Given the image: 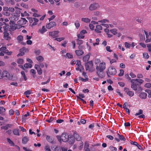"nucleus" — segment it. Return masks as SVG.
<instances>
[{
	"mask_svg": "<svg viewBox=\"0 0 151 151\" xmlns=\"http://www.w3.org/2000/svg\"><path fill=\"white\" fill-rule=\"evenodd\" d=\"M75 25L76 28L78 29L80 26V24L79 23V21L78 20L76 21V22L75 23Z\"/></svg>",
	"mask_w": 151,
	"mask_h": 151,
	"instance_id": "f704fd0d",
	"label": "nucleus"
},
{
	"mask_svg": "<svg viewBox=\"0 0 151 151\" xmlns=\"http://www.w3.org/2000/svg\"><path fill=\"white\" fill-rule=\"evenodd\" d=\"M118 135L119 138V139L122 141L123 140L124 141H125V139L123 135H120L119 134H118Z\"/></svg>",
	"mask_w": 151,
	"mask_h": 151,
	"instance_id": "ea45409f",
	"label": "nucleus"
},
{
	"mask_svg": "<svg viewBox=\"0 0 151 151\" xmlns=\"http://www.w3.org/2000/svg\"><path fill=\"white\" fill-rule=\"evenodd\" d=\"M116 73V71L114 67H109L108 69L107 74L109 76L108 74L112 75H115Z\"/></svg>",
	"mask_w": 151,
	"mask_h": 151,
	"instance_id": "39448f33",
	"label": "nucleus"
},
{
	"mask_svg": "<svg viewBox=\"0 0 151 151\" xmlns=\"http://www.w3.org/2000/svg\"><path fill=\"white\" fill-rule=\"evenodd\" d=\"M77 44L79 45H81L83 43V41L82 40H80L79 39H78L76 40Z\"/></svg>",
	"mask_w": 151,
	"mask_h": 151,
	"instance_id": "79ce46f5",
	"label": "nucleus"
},
{
	"mask_svg": "<svg viewBox=\"0 0 151 151\" xmlns=\"http://www.w3.org/2000/svg\"><path fill=\"white\" fill-rule=\"evenodd\" d=\"M106 67H96L97 73L98 76L101 78L104 77L103 71L105 69Z\"/></svg>",
	"mask_w": 151,
	"mask_h": 151,
	"instance_id": "7ed1b4c3",
	"label": "nucleus"
},
{
	"mask_svg": "<svg viewBox=\"0 0 151 151\" xmlns=\"http://www.w3.org/2000/svg\"><path fill=\"white\" fill-rule=\"evenodd\" d=\"M85 68L86 70L91 72H93L95 70V68L93 67H85Z\"/></svg>",
	"mask_w": 151,
	"mask_h": 151,
	"instance_id": "f3484780",
	"label": "nucleus"
},
{
	"mask_svg": "<svg viewBox=\"0 0 151 151\" xmlns=\"http://www.w3.org/2000/svg\"><path fill=\"white\" fill-rule=\"evenodd\" d=\"M45 151H51L50 149V146L48 145H47L45 146Z\"/></svg>",
	"mask_w": 151,
	"mask_h": 151,
	"instance_id": "a19ab883",
	"label": "nucleus"
},
{
	"mask_svg": "<svg viewBox=\"0 0 151 151\" xmlns=\"http://www.w3.org/2000/svg\"><path fill=\"white\" fill-rule=\"evenodd\" d=\"M7 9L10 12H14V9L13 7H9L8 9L7 8Z\"/></svg>",
	"mask_w": 151,
	"mask_h": 151,
	"instance_id": "e2e57ef3",
	"label": "nucleus"
},
{
	"mask_svg": "<svg viewBox=\"0 0 151 151\" xmlns=\"http://www.w3.org/2000/svg\"><path fill=\"white\" fill-rule=\"evenodd\" d=\"M56 137L58 139V141L60 142V143L62 141V138H61V136H56Z\"/></svg>",
	"mask_w": 151,
	"mask_h": 151,
	"instance_id": "680f3d73",
	"label": "nucleus"
},
{
	"mask_svg": "<svg viewBox=\"0 0 151 151\" xmlns=\"http://www.w3.org/2000/svg\"><path fill=\"white\" fill-rule=\"evenodd\" d=\"M19 17L14 14L13 16L10 17L9 19V20H12L14 22L17 21L19 19Z\"/></svg>",
	"mask_w": 151,
	"mask_h": 151,
	"instance_id": "aec40b11",
	"label": "nucleus"
},
{
	"mask_svg": "<svg viewBox=\"0 0 151 151\" xmlns=\"http://www.w3.org/2000/svg\"><path fill=\"white\" fill-rule=\"evenodd\" d=\"M62 141L66 142L69 140V136L66 133H63L61 135Z\"/></svg>",
	"mask_w": 151,
	"mask_h": 151,
	"instance_id": "0eeeda50",
	"label": "nucleus"
},
{
	"mask_svg": "<svg viewBox=\"0 0 151 151\" xmlns=\"http://www.w3.org/2000/svg\"><path fill=\"white\" fill-rule=\"evenodd\" d=\"M28 140V139L26 137H24L22 139V143L25 144L27 142Z\"/></svg>",
	"mask_w": 151,
	"mask_h": 151,
	"instance_id": "c85d7f7f",
	"label": "nucleus"
},
{
	"mask_svg": "<svg viewBox=\"0 0 151 151\" xmlns=\"http://www.w3.org/2000/svg\"><path fill=\"white\" fill-rule=\"evenodd\" d=\"M81 21L86 23H88L90 21V19L87 18H81Z\"/></svg>",
	"mask_w": 151,
	"mask_h": 151,
	"instance_id": "cd10ccee",
	"label": "nucleus"
},
{
	"mask_svg": "<svg viewBox=\"0 0 151 151\" xmlns=\"http://www.w3.org/2000/svg\"><path fill=\"white\" fill-rule=\"evenodd\" d=\"M147 94L145 92H141L139 95V97L142 99L145 100L147 99Z\"/></svg>",
	"mask_w": 151,
	"mask_h": 151,
	"instance_id": "4468645a",
	"label": "nucleus"
},
{
	"mask_svg": "<svg viewBox=\"0 0 151 151\" xmlns=\"http://www.w3.org/2000/svg\"><path fill=\"white\" fill-rule=\"evenodd\" d=\"M0 51H3L5 53L8 52L7 50L5 47H3L0 48Z\"/></svg>",
	"mask_w": 151,
	"mask_h": 151,
	"instance_id": "7c9ffc66",
	"label": "nucleus"
},
{
	"mask_svg": "<svg viewBox=\"0 0 151 151\" xmlns=\"http://www.w3.org/2000/svg\"><path fill=\"white\" fill-rule=\"evenodd\" d=\"M144 86L147 88H150L151 87V84L150 83H147L145 84Z\"/></svg>",
	"mask_w": 151,
	"mask_h": 151,
	"instance_id": "603ef678",
	"label": "nucleus"
},
{
	"mask_svg": "<svg viewBox=\"0 0 151 151\" xmlns=\"http://www.w3.org/2000/svg\"><path fill=\"white\" fill-rule=\"evenodd\" d=\"M1 77L3 79L11 80L12 79L13 76H11L8 72L6 70L4 71L2 73Z\"/></svg>",
	"mask_w": 151,
	"mask_h": 151,
	"instance_id": "f03ea898",
	"label": "nucleus"
},
{
	"mask_svg": "<svg viewBox=\"0 0 151 151\" xmlns=\"http://www.w3.org/2000/svg\"><path fill=\"white\" fill-rule=\"evenodd\" d=\"M102 29V25H97L96 26V29H95V31L98 33L101 32L100 30Z\"/></svg>",
	"mask_w": 151,
	"mask_h": 151,
	"instance_id": "dca6fc26",
	"label": "nucleus"
},
{
	"mask_svg": "<svg viewBox=\"0 0 151 151\" xmlns=\"http://www.w3.org/2000/svg\"><path fill=\"white\" fill-rule=\"evenodd\" d=\"M106 137L111 140H112L114 138L113 137L110 135H107Z\"/></svg>",
	"mask_w": 151,
	"mask_h": 151,
	"instance_id": "0e129e2a",
	"label": "nucleus"
},
{
	"mask_svg": "<svg viewBox=\"0 0 151 151\" xmlns=\"http://www.w3.org/2000/svg\"><path fill=\"white\" fill-rule=\"evenodd\" d=\"M90 58V56L89 55L87 54L84 56L83 58V60L85 62H86L88 61Z\"/></svg>",
	"mask_w": 151,
	"mask_h": 151,
	"instance_id": "393cba45",
	"label": "nucleus"
},
{
	"mask_svg": "<svg viewBox=\"0 0 151 151\" xmlns=\"http://www.w3.org/2000/svg\"><path fill=\"white\" fill-rule=\"evenodd\" d=\"M36 59L38 61L42 62L44 60L43 57L41 56H39L36 57Z\"/></svg>",
	"mask_w": 151,
	"mask_h": 151,
	"instance_id": "2f4dec72",
	"label": "nucleus"
},
{
	"mask_svg": "<svg viewBox=\"0 0 151 151\" xmlns=\"http://www.w3.org/2000/svg\"><path fill=\"white\" fill-rule=\"evenodd\" d=\"M21 16L23 17L25 16H29V14L27 13V12L25 11L23 13H21Z\"/></svg>",
	"mask_w": 151,
	"mask_h": 151,
	"instance_id": "37998d69",
	"label": "nucleus"
},
{
	"mask_svg": "<svg viewBox=\"0 0 151 151\" xmlns=\"http://www.w3.org/2000/svg\"><path fill=\"white\" fill-rule=\"evenodd\" d=\"M109 149L111 151H116L117 148L116 147H114L111 145L109 147Z\"/></svg>",
	"mask_w": 151,
	"mask_h": 151,
	"instance_id": "c03bdc74",
	"label": "nucleus"
},
{
	"mask_svg": "<svg viewBox=\"0 0 151 151\" xmlns=\"http://www.w3.org/2000/svg\"><path fill=\"white\" fill-rule=\"evenodd\" d=\"M7 140L8 142L11 145V146H14V143L9 138H7Z\"/></svg>",
	"mask_w": 151,
	"mask_h": 151,
	"instance_id": "c9c22d12",
	"label": "nucleus"
},
{
	"mask_svg": "<svg viewBox=\"0 0 151 151\" xmlns=\"http://www.w3.org/2000/svg\"><path fill=\"white\" fill-rule=\"evenodd\" d=\"M75 141V139H73V138H69V140H68L69 143L70 144H72L74 143Z\"/></svg>",
	"mask_w": 151,
	"mask_h": 151,
	"instance_id": "72a5a7b5",
	"label": "nucleus"
},
{
	"mask_svg": "<svg viewBox=\"0 0 151 151\" xmlns=\"http://www.w3.org/2000/svg\"><path fill=\"white\" fill-rule=\"evenodd\" d=\"M59 31H54L52 32H49V35L53 38H55L58 37V34L59 33Z\"/></svg>",
	"mask_w": 151,
	"mask_h": 151,
	"instance_id": "423d86ee",
	"label": "nucleus"
},
{
	"mask_svg": "<svg viewBox=\"0 0 151 151\" xmlns=\"http://www.w3.org/2000/svg\"><path fill=\"white\" fill-rule=\"evenodd\" d=\"M2 14L4 15L8 16H10V13L8 12V11H6L5 10L3 11Z\"/></svg>",
	"mask_w": 151,
	"mask_h": 151,
	"instance_id": "4c0bfd02",
	"label": "nucleus"
},
{
	"mask_svg": "<svg viewBox=\"0 0 151 151\" xmlns=\"http://www.w3.org/2000/svg\"><path fill=\"white\" fill-rule=\"evenodd\" d=\"M35 68L37 70L38 73L39 75H41L42 73V70L40 67H35Z\"/></svg>",
	"mask_w": 151,
	"mask_h": 151,
	"instance_id": "b1692460",
	"label": "nucleus"
},
{
	"mask_svg": "<svg viewBox=\"0 0 151 151\" xmlns=\"http://www.w3.org/2000/svg\"><path fill=\"white\" fill-rule=\"evenodd\" d=\"M46 139L49 142L52 144H54L55 143L53 141V139L50 138V137L48 136H47Z\"/></svg>",
	"mask_w": 151,
	"mask_h": 151,
	"instance_id": "a878e982",
	"label": "nucleus"
},
{
	"mask_svg": "<svg viewBox=\"0 0 151 151\" xmlns=\"http://www.w3.org/2000/svg\"><path fill=\"white\" fill-rule=\"evenodd\" d=\"M127 94L129 96L132 97L134 96V92L131 91H129L128 93H127Z\"/></svg>",
	"mask_w": 151,
	"mask_h": 151,
	"instance_id": "a18cd8bd",
	"label": "nucleus"
},
{
	"mask_svg": "<svg viewBox=\"0 0 151 151\" xmlns=\"http://www.w3.org/2000/svg\"><path fill=\"white\" fill-rule=\"evenodd\" d=\"M70 63L72 65H74L76 64V65L79 66L81 65V63L79 60H77L76 61L75 60H73L71 61Z\"/></svg>",
	"mask_w": 151,
	"mask_h": 151,
	"instance_id": "ddd939ff",
	"label": "nucleus"
},
{
	"mask_svg": "<svg viewBox=\"0 0 151 151\" xmlns=\"http://www.w3.org/2000/svg\"><path fill=\"white\" fill-rule=\"evenodd\" d=\"M136 79L138 83L139 84H140V85H141V84L143 82V81L141 79Z\"/></svg>",
	"mask_w": 151,
	"mask_h": 151,
	"instance_id": "5fc2aeb1",
	"label": "nucleus"
},
{
	"mask_svg": "<svg viewBox=\"0 0 151 151\" xmlns=\"http://www.w3.org/2000/svg\"><path fill=\"white\" fill-rule=\"evenodd\" d=\"M16 13L14 14H15L16 16L19 17L20 16V14L21 13V12L19 10H18L17 11H15Z\"/></svg>",
	"mask_w": 151,
	"mask_h": 151,
	"instance_id": "09e8293b",
	"label": "nucleus"
},
{
	"mask_svg": "<svg viewBox=\"0 0 151 151\" xmlns=\"http://www.w3.org/2000/svg\"><path fill=\"white\" fill-rule=\"evenodd\" d=\"M87 33V32L86 30L83 29L81 31L80 33H81V34L83 35Z\"/></svg>",
	"mask_w": 151,
	"mask_h": 151,
	"instance_id": "69168bd1",
	"label": "nucleus"
},
{
	"mask_svg": "<svg viewBox=\"0 0 151 151\" xmlns=\"http://www.w3.org/2000/svg\"><path fill=\"white\" fill-rule=\"evenodd\" d=\"M131 82L132 83L131 86V88L134 91L137 90V86H140V84L138 83L136 79H132L131 81Z\"/></svg>",
	"mask_w": 151,
	"mask_h": 151,
	"instance_id": "20e7f679",
	"label": "nucleus"
},
{
	"mask_svg": "<svg viewBox=\"0 0 151 151\" xmlns=\"http://www.w3.org/2000/svg\"><path fill=\"white\" fill-rule=\"evenodd\" d=\"M99 6L98 4L97 3H94L91 4L89 7V9L91 11L95 10Z\"/></svg>",
	"mask_w": 151,
	"mask_h": 151,
	"instance_id": "6e6552de",
	"label": "nucleus"
},
{
	"mask_svg": "<svg viewBox=\"0 0 151 151\" xmlns=\"http://www.w3.org/2000/svg\"><path fill=\"white\" fill-rule=\"evenodd\" d=\"M17 24H14V25H11L10 26L11 29L12 31H14L16 30L17 29H18V28L17 27Z\"/></svg>",
	"mask_w": 151,
	"mask_h": 151,
	"instance_id": "bb28decb",
	"label": "nucleus"
},
{
	"mask_svg": "<svg viewBox=\"0 0 151 151\" xmlns=\"http://www.w3.org/2000/svg\"><path fill=\"white\" fill-rule=\"evenodd\" d=\"M23 39V37L22 35H19L17 37V40L19 43H20L22 45H26V43L24 42H22Z\"/></svg>",
	"mask_w": 151,
	"mask_h": 151,
	"instance_id": "9b49d317",
	"label": "nucleus"
},
{
	"mask_svg": "<svg viewBox=\"0 0 151 151\" xmlns=\"http://www.w3.org/2000/svg\"><path fill=\"white\" fill-rule=\"evenodd\" d=\"M31 93L30 91L29 90H27L26 91H25L24 93V94L25 95H27L30 94Z\"/></svg>",
	"mask_w": 151,
	"mask_h": 151,
	"instance_id": "774afa93",
	"label": "nucleus"
},
{
	"mask_svg": "<svg viewBox=\"0 0 151 151\" xmlns=\"http://www.w3.org/2000/svg\"><path fill=\"white\" fill-rule=\"evenodd\" d=\"M56 26V24L55 22H51L46 25V27L48 29H51Z\"/></svg>",
	"mask_w": 151,
	"mask_h": 151,
	"instance_id": "1a4fd4ad",
	"label": "nucleus"
},
{
	"mask_svg": "<svg viewBox=\"0 0 151 151\" xmlns=\"http://www.w3.org/2000/svg\"><path fill=\"white\" fill-rule=\"evenodd\" d=\"M110 32L114 35H116L117 34V30L116 29H113L110 30Z\"/></svg>",
	"mask_w": 151,
	"mask_h": 151,
	"instance_id": "e433bc0d",
	"label": "nucleus"
},
{
	"mask_svg": "<svg viewBox=\"0 0 151 151\" xmlns=\"http://www.w3.org/2000/svg\"><path fill=\"white\" fill-rule=\"evenodd\" d=\"M13 132L14 135L19 136V130L17 129H14L13 130Z\"/></svg>",
	"mask_w": 151,
	"mask_h": 151,
	"instance_id": "c756f323",
	"label": "nucleus"
},
{
	"mask_svg": "<svg viewBox=\"0 0 151 151\" xmlns=\"http://www.w3.org/2000/svg\"><path fill=\"white\" fill-rule=\"evenodd\" d=\"M124 45L125 47L127 48H129L131 46V44L127 42H125Z\"/></svg>",
	"mask_w": 151,
	"mask_h": 151,
	"instance_id": "bf43d9fd",
	"label": "nucleus"
},
{
	"mask_svg": "<svg viewBox=\"0 0 151 151\" xmlns=\"http://www.w3.org/2000/svg\"><path fill=\"white\" fill-rule=\"evenodd\" d=\"M21 74L22 75L23 77L24 80L26 81L27 80V78H26L24 72V71H21Z\"/></svg>",
	"mask_w": 151,
	"mask_h": 151,
	"instance_id": "de8ad7c7",
	"label": "nucleus"
},
{
	"mask_svg": "<svg viewBox=\"0 0 151 151\" xmlns=\"http://www.w3.org/2000/svg\"><path fill=\"white\" fill-rule=\"evenodd\" d=\"M5 111V109L3 107H0V114H2Z\"/></svg>",
	"mask_w": 151,
	"mask_h": 151,
	"instance_id": "49530a36",
	"label": "nucleus"
},
{
	"mask_svg": "<svg viewBox=\"0 0 151 151\" xmlns=\"http://www.w3.org/2000/svg\"><path fill=\"white\" fill-rule=\"evenodd\" d=\"M120 73L119 74V76H122L124 74V71L122 70L121 69L120 70Z\"/></svg>",
	"mask_w": 151,
	"mask_h": 151,
	"instance_id": "13d9d810",
	"label": "nucleus"
},
{
	"mask_svg": "<svg viewBox=\"0 0 151 151\" xmlns=\"http://www.w3.org/2000/svg\"><path fill=\"white\" fill-rule=\"evenodd\" d=\"M147 47L148 48V50L151 52V44H147Z\"/></svg>",
	"mask_w": 151,
	"mask_h": 151,
	"instance_id": "338daca9",
	"label": "nucleus"
},
{
	"mask_svg": "<svg viewBox=\"0 0 151 151\" xmlns=\"http://www.w3.org/2000/svg\"><path fill=\"white\" fill-rule=\"evenodd\" d=\"M33 21H34V22L32 24V25L33 26L37 24V22H38L39 20L38 19L35 18H33Z\"/></svg>",
	"mask_w": 151,
	"mask_h": 151,
	"instance_id": "58836bf2",
	"label": "nucleus"
},
{
	"mask_svg": "<svg viewBox=\"0 0 151 151\" xmlns=\"http://www.w3.org/2000/svg\"><path fill=\"white\" fill-rule=\"evenodd\" d=\"M3 33V38H4L6 40H10L11 38L9 36V33L7 32V31L4 32Z\"/></svg>",
	"mask_w": 151,
	"mask_h": 151,
	"instance_id": "9d476101",
	"label": "nucleus"
},
{
	"mask_svg": "<svg viewBox=\"0 0 151 151\" xmlns=\"http://www.w3.org/2000/svg\"><path fill=\"white\" fill-rule=\"evenodd\" d=\"M17 63L19 64L18 66H23L22 65V64L24 63V60L22 59H19L17 60Z\"/></svg>",
	"mask_w": 151,
	"mask_h": 151,
	"instance_id": "6ab92c4d",
	"label": "nucleus"
},
{
	"mask_svg": "<svg viewBox=\"0 0 151 151\" xmlns=\"http://www.w3.org/2000/svg\"><path fill=\"white\" fill-rule=\"evenodd\" d=\"M77 37L78 39H83L84 37V36L83 35H81L80 34H79L77 35Z\"/></svg>",
	"mask_w": 151,
	"mask_h": 151,
	"instance_id": "8fccbe9b",
	"label": "nucleus"
},
{
	"mask_svg": "<svg viewBox=\"0 0 151 151\" xmlns=\"http://www.w3.org/2000/svg\"><path fill=\"white\" fill-rule=\"evenodd\" d=\"M143 55L144 57L146 59L148 58L149 57L148 53L147 52H145L143 53Z\"/></svg>",
	"mask_w": 151,
	"mask_h": 151,
	"instance_id": "6e6d98bb",
	"label": "nucleus"
},
{
	"mask_svg": "<svg viewBox=\"0 0 151 151\" xmlns=\"http://www.w3.org/2000/svg\"><path fill=\"white\" fill-rule=\"evenodd\" d=\"M75 53L76 55L78 56H80L83 55L84 52L82 50H75Z\"/></svg>",
	"mask_w": 151,
	"mask_h": 151,
	"instance_id": "a211bd4d",
	"label": "nucleus"
},
{
	"mask_svg": "<svg viewBox=\"0 0 151 151\" xmlns=\"http://www.w3.org/2000/svg\"><path fill=\"white\" fill-rule=\"evenodd\" d=\"M74 137L77 141H79L81 140V138L79 135L76 132H74L73 134Z\"/></svg>",
	"mask_w": 151,
	"mask_h": 151,
	"instance_id": "5701e85b",
	"label": "nucleus"
},
{
	"mask_svg": "<svg viewBox=\"0 0 151 151\" xmlns=\"http://www.w3.org/2000/svg\"><path fill=\"white\" fill-rule=\"evenodd\" d=\"M143 113L142 110V109H140L139 110V112L138 113H136L135 114V116H137L142 114Z\"/></svg>",
	"mask_w": 151,
	"mask_h": 151,
	"instance_id": "864d4df0",
	"label": "nucleus"
},
{
	"mask_svg": "<svg viewBox=\"0 0 151 151\" xmlns=\"http://www.w3.org/2000/svg\"><path fill=\"white\" fill-rule=\"evenodd\" d=\"M76 96L78 99H79L80 100L83 101V104H86V101H84L83 99H81L78 96Z\"/></svg>",
	"mask_w": 151,
	"mask_h": 151,
	"instance_id": "4d7b16f0",
	"label": "nucleus"
},
{
	"mask_svg": "<svg viewBox=\"0 0 151 151\" xmlns=\"http://www.w3.org/2000/svg\"><path fill=\"white\" fill-rule=\"evenodd\" d=\"M9 26V24L5 22H0V32L3 33L7 31Z\"/></svg>",
	"mask_w": 151,
	"mask_h": 151,
	"instance_id": "f257e3e1",
	"label": "nucleus"
},
{
	"mask_svg": "<svg viewBox=\"0 0 151 151\" xmlns=\"http://www.w3.org/2000/svg\"><path fill=\"white\" fill-rule=\"evenodd\" d=\"M25 49V48L24 47L20 49L19 50L20 53H19L17 55V56L19 57V56H22L24 55Z\"/></svg>",
	"mask_w": 151,
	"mask_h": 151,
	"instance_id": "2eb2a0df",
	"label": "nucleus"
},
{
	"mask_svg": "<svg viewBox=\"0 0 151 151\" xmlns=\"http://www.w3.org/2000/svg\"><path fill=\"white\" fill-rule=\"evenodd\" d=\"M100 60L99 59H96L95 61V65H97L100 62Z\"/></svg>",
	"mask_w": 151,
	"mask_h": 151,
	"instance_id": "052dcab7",
	"label": "nucleus"
},
{
	"mask_svg": "<svg viewBox=\"0 0 151 151\" xmlns=\"http://www.w3.org/2000/svg\"><path fill=\"white\" fill-rule=\"evenodd\" d=\"M63 56L66 58L69 59H72L73 58V55L69 53H67L66 55H64Z\"/></svg>",
	"mask_w": 151,
	"mask_h": 151,
	"instance_id": "4be33fe9",
	"label": "nucleus"
},
{
	"mask_svg": "<svg viewBox=\"0 0 151 151\" xmlns=\"http://www.w3.org/2000/svg\"><path fill=\"white\" fill-rule=\"evenodd\" d=\"M76 69L77 70H79L81 72H83L84 68L83 67H77L76 68Z\"/></svg>",
	"mask_w": 151,
	"mask_h": 151,
	"instance_id": "473e14b6",
	"label": "nucleus"
},
{
	"mask_svg": "<svg viewBox=\"0 0 151 151\" xmlns=\"http://www.w3.org/2000/svg\"><path fill=\"white\" fill-rule=\"evenodd\" d=\"M55 40H57L59 42H60L61 41L64 40V37H60V38H57L55 39Z\"/></svg>",
	"mask_w": 151,
	"mask_h": 151,
	"instance_id": "3c124183",
	"label": "nucleus"
},
{
	"mask_svg": "<svg viewBox=\"0 0 151 151\" xmlns=\"http://www.w3.org/2000/svg\"><path fill=\"white\" fill-rule=\"evenodd\" d=\"M47 31V30L45 28V26H42V29H40L39 30V32H40L41 34H43Z\"/></svg>",
	"mask_w": 151,
	"mask_h": 151,
	"instance_id": "412c9836",
	"label": "nucleus"
},
{
	"mask_svg": "<svg viewBox=\"0 0 151 151\" xmlns=\"http://www.w3.org/2000/svg\"><path fill=\"white\" fill-rule=\"evenodd\" d=\"M27 22L25 18H22L21 19L18 21L17 23L19 25H22L25 24Z\"/></svg>",
	"mask_w": 151,
	"mask_h": 151,
	"instance_id": "f8f14e48",
	"label": "nucleus"
}]
</instances>
